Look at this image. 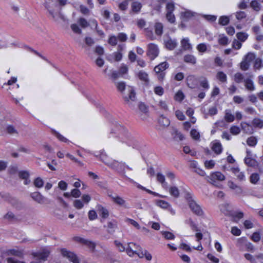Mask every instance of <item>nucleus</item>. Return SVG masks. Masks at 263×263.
Returning <instances> with one entry per match:
<instances>
[{"label":"nucleus","mask_w":263,"mask_h":263,"mask_svg":"<svg viewBox=\"0 0 263 263\" xmlns=\"http://www.w3.org/2000/svg\"><path fill=\"white\" fill-rule=\"evenodd\" d=\"M111 133L118 134L120 141L126 143L128 146L136 149H139L140 147V141L133 134L128 132L125 127L118 123H115Z\"/></svg>","instance_id":"1"},{"label":"nucleus","mask_w":263,"mask_h":263,"mask_svg":"<svg viewBox=\"0 0 263 263\" xmlns=\"http://www.w3.org/2000/svg\"><path fill=\"white\" fill-rule=\"evenodd\" d=\"M230 205L229 204H223L221 205L220 211L225 215L228 216H230L232 217L234 220L236 221L241 219L243 216L244 214L241 211H232L229 210Z\"/></svg>","instance_id":"2"},{"label":"nucleus","mask_w":263,"mask_h":263,"mask_svg":"<svg viewBox=\"0 0 263 263\" xmlns=\"http://www.w3.org/2000/svg\"><path fill=\"white\" fill-rule=\"evenodd\" d=\"M127 254L130 257L137 255L139 258L143 257V251L141 248L138 245L130 242L126 248Z\"/></svg>","instance_id":"3"},{"label":"nucleus","mask_w":263,"mask_h":263,"mask_svg":"<svg viewBox=\"0 0 263 263\" xmlns=\"http://www.w3.org/2000/svg\"><path fill=\"white\" fill-rule=\"evenodd\" d=\"M256 55L253 52H248L243 58L240 64V67L242 70L246 71L249 69L251 62L255 59Z\"/></svg>","instance_id":"4"},{"label":"nucleus","mask_w":263,"mask_h":263,"mask_svg":"<svg viewBox=\"0 0 263 263\" xmlns=\"http://www.w3.org/2000/svg\"><path fill=\"white\" fill-rule=\"evenodd\" d=\"M50 252L47 249H43L41 251L34 252L32 253L33 256L34 261L36 263H41L46 261L47 259Z\"/></svg>","instance_id":"5"},{"label":"nucleus","mask_w":263,"mask_h":263,"mask_svg":"<svg viewBox=\"0 0 263 263\" xmlns=\"http://www.w3.org/2000/svg\"><path fill=\"white\" fill-rule=\"evenodd\" d=\"M169 66V64L166 62H164L154 68V71L157 74V77L159 80H163L165 73L164 70Z\"/></svg>","instance_id":"6"},{"label":"nucleus","mask_w":263,"mask_h":263,"mask_svg":"<svg viewBox=\"0 0 263 263\" xmlns=\"http://www.w3.org/2000/svg\"><path fill=\"white\" fill-rule=\"evenodd\" d=\"M46 9L48 10L50 16L54 21H57L61 17V14L59 12H55L54 10L56 5L52 3L46 2L44 4Z\"/></svg>","instance_id":"7"},{"label":"nucleus","mask_w":263,"mask_h":263,"mask_svg":"<svg viewBox=\"0 0 263 263\" xmlns=\"http://www.w3.org/2000/svg\"><path fill=\"white\" fill-rule=\"evenodd\" d=\"M125 166L126 164L124 162H118L115 160H112L111 163L109 166V167L112 170H114L119 173L122 174L125 177Z\"/></svg>","instance_id":"8"},{"label":"nucleus","mask_w":263,"mask_h":263,"mask_svg":"<svg viewBox=\"0 0 263 263\" xmlns=\"http://www.w3.org/2000/svg\"><path fill=\"white\" fill-rule=\"evenodd\" d=\"M61 253L64 257L67 258L72 263H80L78 257L73 252L63 248L61 250Z\"/></svg>","instance_id":"9"},{"label":"nucleus","mask_w":263,"mask_h":263,"mask_svg":"<svg viewBox=\"0 0 263 263\" xmlns=\"http://www.w3.org/2000/svg\"><path fill=\"white\" fill-rule=\"evenodd\" d=\"M147 54L151 60H153L158 57L159 53V49L158 46L154 43H150L147 46Z\"/></svg>","instance_id":"10"},{"label":"nucleus","mask_w":263,"mask_h":263,"mask_svg":"<svg viewBox=\"0 0 263 263\" xmlns=\"http://www.w3.org/2000/svg\"><path fill=\"white\" fill-rule=\"evenodd\" d=\"M245 246L246 250L253 252L254 251V246L253 245L247 241L246 238H241L238 240L237 246L240 249L243 250V246Z\"/></svg>","instance_id":"11"},{"label":"nucleus","mask_w":263,"mask_h":263,"mask_svg":"<svg viewBox=\"0 0 263 263\" xmlns=\"http://www.w3.org/2000/svg\"><path fill=\"white\" fill-rule=\"evenodd\" d=\"M253 75L251 73H246L244 79L245 86L249 91H254L255 89L253 81Z\"/></svg>","instance_id":"12"},{"label":"nucleus","mask_w":263,"mask_h":263,"mask_svg":"<svg viewBox=\"0 0 263 263\" xmlns=\"http://www.w3.org/2000/svg\"><path fill=\"white\" fill-rule=\"evenodd\" d=\"M245 258L250 261L251 263H263V254L253 256L252 255L246 253L244 255Z\"/></svg>","instance_id":"13"},{"label":"nucleus","mask_w":263,"mask_h":263,"mask_svg":"<svg viewBox=\"0 0 263 263\" xmlns=\"http://www.w3.org/2000/svg\"><path fill=\"white\" fill-rule=\"evenodd\" d=\"M189 205L191 211L196 215L201 216L203 215V211L201 206L195 201H191Z\"/></svg>","instance_id":"14"},{"label":"nucleus","mask_w":263,"mask_h":263,"mask_svg":"<svg viewBox=\"0 0 263 263\" xmlns=\"http://www.w3.org/2000/svg\"><path fill=\"white\" fill-rule=\"evenodd\" d=\"M164 43L165 47L169 50H173L177 45V41L175 39H172L170 36H167L164 39Z\"/></svg>","instance_id":"15"},{"label":"nucleus","mask_w":263,"mask_h":263,"mask_svg":"<svg viewBox=\"0 0 263 263\" xmlns=\"http://www.w3.org/2000/svg\"><path fill=\"white\" fill-rule=\"evenodd\" d=\"M30 197L33 200L40 204H43L45 203L47 200V199L39 192L31 193Z\"/></svg>","instance_id":"16"},{"label":"nucleus","mask_w":263,"mask_h":263,"mask_svg":"<svg viewBox=\"0 0 263 263\" xmlns=\"http://www.w3.org/2000/svg\"><path fill=\"white\" fill-rule=\"evenodd\" d=\"M96 208L98 213L102 218L106 219L108 217L109 211L105 207L101 204H97Z\"/></svg>","instance_id":"17"},{"label":"nucleus","mask_w":263,"mask_h":263,"mask_svg":"<svg viewBox=\"0 0 263 263\" xmlns=\"http://www.w3.org/2000/svg\"><path fill=\"white\" fill-rule=\"evenodd\" d=\"M99 156V158L101 161H102L104 164L109 167L112 159L109 158L106 153L104 152V150H102L100 152V154L99 155H96V156L98 157Z\"/></svg>","instance_id":"18"},{"label":"nucleus","mask_w":263,"mask_h":263,"mask_svg":"<svg viewBox=\"0 0 263 263\" xmlns=\"http://www.w3.org/2000/svg\"><path fill=\"white\" fill-rule=\"evenodd\" d=\"M211 148L217 155L221 154L222 151V145L217 140L214 141L211 143Z\"/></svg>","instance_id":"19"},{"label":"nucleus","mask_w":263,"mask_h":263,"mask_svg":"<svg viewBox=\"0 0 263 263\" xmlns=\"http://www.w3.org/2000/svg\"><path fill=\"white\" fill-rule=\"evenodd\" d=\"M249 153L248 152V156L246 157L244 159V162L245 164L250 167H258V163L257 161L249 156Z\"/></svg>","instance_id":"20"},{"label":"nucleus","mask_w":263,"mask_h":263,"mask_svg":"<svg viewBox=\"0 0 263 263\" xmlns=\"http://www.w3.org/2000/svg\"><path fill=\"white\" fill-rule=\"evenodd\" d=\"M186 84L189 87L193 89L196 87L197 79L194 75H189L186 78Z\"/></svg>","instance_id":"21"},{"label":"nucleus","mask_w":263,"mask_h":263,"mask_svg":"<svg viewBox=\"0 0 263 263\" xmlns=\"http://www.w3.org/2000/svg\"><path fill=\"white\" fill-rule=\"evenodd\" d=\"M225 179V176L221 173L216 172L212 174L210 176V180L213 182L217 181H223Z\"/></svg>","instance_id":"22"},{"label":"nucleus","mask_w":263,"mask_h":263,"mask_svg":"<svg viewBox=\"0 0 263 263\" xmlns=\"http://www.w3.org/2000/svg\"><path fill=\"white\" fill-rule=\"evenodd\" d=\"M112 200L117 204L120 206H125L126 201L121 197L118 195H109Z\"/></svg>","instance_id":"23"},{"label":"nucleus","mask_w":263,"mask_h":263,"mask_svg":"<svg viewBox=\"0 0 263 263\" xmlns=\"http://www.w3.org/2000/svg\"><path fill=\"white\" fill-rule=\"evenodd\" d=\"M181 46L184 50H190L192 49V46L190 43L188 37L183 39L181 41Z\"/></svg>","instance_id":"24"},{"label":"nucleus","mask_w":263,"mask_h":263,"mask_svg":"<svg viewBox=\"0 0 263 263\" xmlns=\"http://www.w3.org/2000/svg\"><path fill=\"white\" fill-rule=\"evenodd\" d=\"M128 179L129 180H130L131 181V182H134V183H135L137 185V187L139 189H141V190H142L143 191H145L146 192H147L148 193L150 194H152V195H154L155 196H159V197H164V196H162V195H159L158 193H157L156 192H153L148 189H146L145 187L142 186L141 185H140V184L134 181L132 179H130V178H128Z\"/></svg>","instance_id":"25"},{"label":"nucleus","mask_w":263,"mask_h":263,"mask_svg":"<svg viewBox=\"0 0 263 263\" xmlns=\"http://www.w3.org/2000/svg\"><path fill=\"white\" fill-rule=\"evenodd\" d=\"M184 61L185 63L191 64L192 65H195L196 63V58L192 54H187L184 56L183 58Z\"/></svg>","instance_id":"26"},{"label":"nucleus","mask_w":263,"mask_h":263,"mask_svg":"<svg viewBox=\"0 0 263 263\" xmlns=\"http://www.w3.org/2000/svg\"><path fill=\"white\" fill-rule=\"evenodd\" d=\"M241 126L242 129L246 133L251 134L253 133V129L252 128V126L250 124L246 122H242L241 123Z\"/></svg>","instance_id":"27"},{"label":"nucleus","mask_w":263,"mask_h":263,"mask_svg":"<svg viewBox=\"0 0 263 263\" xmlns=\"http://www.w3.org/2000/svg\"><path fill=\"white\" fill-rule=\"evenodd\" d=\"M224 119L227 122H232L235 120V116L233 115L230 109L225 110Z\"/></svg>","instance_id":"28"},{"label":"nucleus","mask_w":263,"mask_h":263,"mask_svg":"<svg viewBox=\"0 0 263 263\" xmlns=\"http://www.w3.org/2000/svg\"><path fill=\"white\" fill-rule=\"evenodd\" d=\"M155 202L158 206L163 209H167L171 206V204L168 202L163 200H156Z\"/></svg>","instance_id":"29"},{"label":"nucleus","mask_w":263,"mask_h":263,"mask_svg":"<svg viewBox=\"0 0 263 263\" xmlns=\"http://www.w3.org/2000/svg\"><path fill=\"white\" fill-rule=\"evenodd\" d=\"M185 223L189 225L191 229L195 231H199L197 225L194 222L193 219L191 218L185 220Z\"/></svg>","instance_id":"30"},{"label":"nucleus","mask_w":263,"mask_h":263,"mask_svg":"<svg viewBox=\"0 0 263 263\" xmlns=\"http://www.w3.org/2000/svg\"><path fill=\"white\" fill-rule=\"evenodd\" d=\"M168 192L171 196L177 198L179 196V191L178 189L175 186H171L169 188Z\"/></svg>","instance_id":"31"},{"label":"nucleus","mask_w":263,"mask_h":263,"mask_svg":"<svg viewBox=\"0 0 263 263\" xmlns=\"http://www.w3.org/2000/svg\"><path fill=\"white\" fill-rule=\"evenodd\" d=\"M163 26L161 23H156L155 25V32L157 35H161L163 33Z\"/></svg>","instance_id":"32"},{"label":"nucleus","mask_w":263,"mask_h":263,"mask_svg":"<svg viewBox=\"0 0 263 263\" xmlns=\"http://www.w3.org/2000/svg\"><path fill=\"white\" fill-rule=\"evenodd\" d=\"M199 83L201 87H202L205 90H208L210 88L209 82L207 79L205 77L201 78L199 81Z\"/></svg>","instance_id":"33"},{"label":"nucleus","mask_w":263,"mask_h":263,"mask_svg":"<svg viewBox=\"0 0 263 263\" xmlns=\"http://www.w3.org/2000/svg\"><path fill=\"white\" fill-rule=\"evenodd\" d=\"M245 79V74L243 75L240 72H237L234 74V79L235 82L237 83H240L242 82H244V79Z\"/></svg>","instance_id":"34"},{"label":"nucleus","mask_w":263,"mask_h":263,"mask_svg":"<svg viewBox=\"0 0 263 263\" xmlns=\"http://www.w3.org/2000/svg\"><path fill=\"white\" fill-rule=\"evenodd\" d=\"M128 91L129 92V95L128 97H125V100L129 101V100H130L132 101H134L136 98V93L135 90L132 87H129Z\"/></svg>","instance_id":"35"},{"label":"nucleus","mask_w":263,"mask_h":263,"mask_svg":"<svg viewBox=\"0 0 263 263\" xmlns=\"http://www.w3.org/2000/svg\"><path fill=\"white\" fill-rule=\"evenodd\" d=\"M142 7L141 4L138 2H134L132 4V10L135 13L139 12Z\"/></svg>","instance_id":"36"},{"label":"nucleus","mask_w":263,"mask_h":263,"mask_svg":"<svg viewBox=\"0 0 263 263\" xmlns=\"http://www.w3.org/2000/svg\"><path fill=\"white\" fill-rule=\"evenodd\" d=\"M229 43L228 38L224 34H220L218 38V43L221 45H227Z\"/></svg>","instance_id":"37"},{"label":"nucleus","mask_w":263,"mask_h":263,"mask_svg":"<svg viewBox=\"0 0 263 263\" xmlns=\"http://www.w3.org/2000/svg\"><path fill=\"white\" fill-rule=\"evenodd\" d=\"M216 78L222 83H225L227 80V75L222 71H219L217 73Z\"/></svg>","instance_id":"38"},{"label":"nucleus","mask_w":263,"mask_h":263,"mask_svg":"<svg viewBox=\"0 0 263 263\" xmlns=\"http://www.w3.org/2000/svg\"><path fill=\"white\" fill-rule=\"evenodd\" d=\"M107 227L108 232L112 233L115 232V230L117 228V222L115 221H109L107 223Z\"/></svg>","instance_id":"39"},{"label":"nucleus","mask_w":263,"mask_h":263,"mask_svg":"<svg viewBox=\"0 0 263 263\" xmlns=\"http://www.w3.org/2000/svg\"><path fill=\"white\" fill-rule=\"evenodd\" d=\"M44 183L43 180L40 177L36 178L33 181V184L37 188L42 187Z\"/></svg>","instance_id":"40"},{"label":"nucleus","mask_w":263,"mask_h":263,"mask_svg":"<svg viewBox=\"0 0 263 263\" xmlns=\"http://www.w3.org/2000/svg\"><path fill=\"white\" fill-rule=\"evenodd\" d=\"M138 78L141 81L145 82V83L148 82V74L144 71H140L138 74Z\"/></svg>","instance_id":"41"},{"label":"nucleus","mask_w":263,"mask_h":263,"mask_svg":"<svg viewBox=\"0 0 263 263\" xmlns=\"http://www.w3.org/2000/svg\"><path fill=\"white\" fill-rule=\"evenodd\" d=\"M257 139L255 137L251 136L247 139V143L250 146L254 147L257 144Z\"/></svg>","instance_id":"42"},{"label":"nucleus","mask_w":263,"mask_h":263,"mask_svg":"<svg viewBox=\"0 0 263 263\" xmlns=\"http://www.w3.org/2000/svg\"><path fill=\"white\" fill-rule=\"evenodd\" d=\"M53 133L54 135L61 141L65 142V143H69L70 141L64 137L63 135H61L58 132H56L55 130L53 131Z\"/></svg>","instance_id":"43"},{"label":"nucleus","mask_w":263,"mask_h":263,"mask_svg":"<svg viewBox=\"0 0 263 263\" xmlns=\"http://www.w3.org/2000/svg\"><path fill=\"white\" fill-rule=\"evenodd\" d=\"M238 40L241 42H245L248 37V34L246 32H240L236 34Z\"/></svg>","instance_id":"44"},{"label":"nucleus","mask_w":263,"mask_h":263,"mask_svg":"<svg viewBox=\"0 0 263 263\" xmlns=\"http://www.w3.org/2000/svg\"><path fill=\"white\" fill-rule=\"evenodd\" d=\"M128 66L124 63L121 64L119 70V72L120 73L121 76L123 77L124 74L128 72Z\"/></svg>","instance_id":"45"},{"label":"nucleus","mask_w":263,"mask_h":263,"mask_svg":"<svg viewBox=\"0 0 263 263\" xmlns=\"http://www.w3.org/2000/svg\"><path fill=\"white\" fill-rule=\"evenodd\" d=\"M230 19L227 16H221L219 18V24L222 26H225L229 24Z\"/></svg>","instance_id":"46"},{"label":"nucleus","mask_w":263,"mask_h":263,"mask_svg":"<svg viewBox=\"0 0 263 263\" xmlns=\"http://www.w3.org/2000/svg\"><path fill=\"white\" fill-rule=\"evenodd\" d=\"M161 233L166 239L173 240L175 238V235L171 232L168 231H162Z\"/></svg>","instance_id":"47"},{"label":"nucleus","mask_w":263,"mask_h":263,"mask_svg":"<svg viewBox=\"0 0 263 263\" xmlns=\"http://www.w3.org/2000/svg\"><path fill=\"white\" fill-rule=\"evenodd\" d=\"M174 139L177 141H182L184 139V136L178 130H175L173 134Z\"/></svg>","instance_id":"48"},{"label":"nucleus","mask_w":263,"mask_h":263,"mask_svg":"<svg viewBox=\"0 0 263 263\" xmlns=\"http://www.w3.org/2000/svg\"><path fill=\"white\" fill-rule=\"evenodd\" d=\"M252 124L256 127H263V121L259 118H255L252 121Z\"/></svg>","instance_id":"49"},{"label":"nucleus","mask_w":263,"mask_h":263,"mask_svg":"<svg viewBox=\"0 0 263 263\" xmlns=\"http://www.w3.org/2000/svg\"><path fill=\"white\" fill-rule=\"evenodd\" d=\"M192 138L195 140H200V136L199 133L195 129H192L190 132Z\"/></svg>","instance_id":"50"},{"label":"nucleus","mask_w":263,"mask_h":263,"mask_svg":"<svg viewBox=\"0 0 263 263\" xmlns=\"http://www.w3.org/2000/svg\"><path fill=\"white\" fill-rule=\"evenodd\" d=\"M117 37L115 35H110L108 40V43L112 46H115L117 45Z\"/></svg>","instance_id":"51"},{"label":"nucleus","mask_w":263,"mask_h":263,"mask_svg":"<svg viewBox=\"0 0 263 263\" xmlns=\"http://www.w3.org/2000/svg\"><path fill=\"white\" fill-rule=\"evenodd\" d=\"M196 48L199 52L204 53L207 50V45L204 43H200L197 46Z\"/></svg>","instance_id":"52"},{"label":"nucleus","mask_w":263,"mask_h":263,"mask_svg":"<svg viewBox=\"0 0 263 263\" xmlns=\"http://www.w3.org/2000/svg\"><path fill=\"white\" fill-rule=\"evenodd\" d=\"M125 222L130 223L137 229H140V227L139 223L137 221L132 219H130L129 218H126L125 219Z\"/></svg>","instance_id":"53"},{"label":"nucleus","mask_w":263,"mask_h":263,"mask_svg":"<svg viewBox=\"0 0 263 263\" xmlns=\"http://www.w3.org/2000/svg\"><path fill=\"white\" fill-rule=\"evenodd\" d=\"M184 98V95L181 90L178 91L175 96V100L177 101L181 102Z\"/></svg>","instance_id":"54"},{"label":"nucleus","mask_w":263,"mask_h":263,"mask_svg":"<svg viewBox=\"0 0 263 263\" xmlns=\"http://www.w3.org/2000/svg\"><path fill=\"white\" fill-rule=\"evenodd\" d=\"M259 180V176L257 173H253L250 178L251 183L256 184Z\"/></svg>","instance_id":"55"},{"label":"nucleus","mask_w":263,"mask_h":263,"mask_svg":"<svg viewBox=\"0 0 263 263\" xmlns=\"http://www.w3.org/2000/svg\"><path fill=\"white\" fill-rule=\"evenodd\" d=\"M7 132L10 135L17 134L18 132L15 127L12 125H9L6 127Z\"/></svg>","instance_id":"56"},{"label":"nucleus","mask_w":263,"mask_h":263,"mask_svg":"<svg viewBox=\"0 0 263 263\" xmlns=\"http://www.w3.org/2000/svg\"><path fill=\"white\" fill-rule=\"evenodd\" d=\"M84 245L87 247L90 251H93L96 248V244L95 242L90 241L89 240H86V242L84 243Z\"/></svg>","instance_id":"57"},{"label":"nucleus","mask_w":263,"mask_h":263,"mask_svg":"<svg viewBox=\"0 0 263 263\" xmlns=\"http://www.w3.org/2000/svg\"><path fill=\"white\" fill-rule=\"evenodd\" d=\"M230 133L234 135H238L240 132V128L239 127L236 126V125H233L231 127L230 129Z\"/></svg>","instance_id":"58"},{"label":"nucleus","mask_w":263,"mask_h":263,"mask_svg":"<svg viewBox=\"0 0 263 263\" xmlns=\"http://www.w3.org/2000/svg\"><path fill=\"white\" fill-rule=\"evenodd\" d=\"M73 206L77 209L80 210L83 208L84 203L81 200H75L73 202Z\"/></svg>","instance_id":"59"},{"label":"nucleus","mask_w":263,"mask_h":263,"mask_svg":"<svg viewBox=\"0 0 263 263\" xmlns=\"http://www.w3.org/2000/svg\"><path fill=\"white\" fill-rule=\"evenodd\" d=\"M251 6L256 11H258L261 8L260 4L257 1H252L251 3Z\"/></svg>","instance_id":"60"},{"label":"nucleus","mask_w":263,"mask_h":263,"mask_svg":"<svg viewBox=\"0 0 263 263\" xmlns=\"http://www.w3.org/2000/svg\"><path fill=\"white\" fill-rule=\"evenodd\" d=\"M78 23L82 28H86L89 26V23L84 18H80L78 20Z\"/></svg>","instance_id":"61"},{"label":"nucleus","mask_w":263,"mask_h":263,"mask_svg":"<svg viewBox=\"0 0 263 263\" xmlns=\"http://www.w3.org/2000/svg\"><path fill=\"white\" fill-rule=\"evenodd\" d=\"M166 17L167 21L171 23H173L175 22V17L173 12H167Z\"/></svg>","instance_id":"62"},{"label":"nucleus","mask_w":263,"mask_h":263,"mask_svg":"<svg viewBox=\"0 0 263 263\" xmlns=\"http://www.w3.org/2000/svg\"><path fill=\"white\" fill-rule=\"evenodd\" d=\"M71 28L72 30L76 33L81 34L82 30L79 27V26L76 24H73L71 25Z\"/></svg>","instance_id":"63"},{"label":"nucleus","mask_w":263,"mask_h":263,"mask_svg":"<svg viewBox=\"0 0 263 263\" xmlns=\"http://www.w3.org/2000/svg\"><path fill=\"white\" fill-rule=\"evenodd\" d=\"M117 39L120 42H125L127 39V35L123 32L119 33L117 36Z\"/></svg>","instance_id":"64"}]
</instances>
